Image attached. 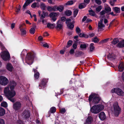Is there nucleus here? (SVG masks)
I'll list each match as a JSON object with an SVG mask.
<instances>
[{"label": "nucleus", "instance_id": "1", "mask_svg": "<svg viewBox=\"0 0 124 124\" xmlns=\"http://www.w3.org/2000/svg\"><path fill=\"white\" fill-rule=\"evenodd\" d=\"M38 60L36 54L33 52L27 53L25 58L26 62L29 65L32 64L34 60L36 61Z\"/></svg>", "mask_w": 124, "mask_h": 124}, {"label": "nucleus", "instance_id": "2", "mask_svg": "<svg viewBox=\"0 0 124 124\" xmlns=\"http://www.w3.org/2000/svg\"><path fill=\"white\" fill-rule=\"evenodd\" d=\"M104 108L103 105L101 104L95 105L90 108V111L94 114H97Z\"/></svg>", "mask_w": 124, "mask_h": 124}, {"label": "nucleus", "instance_id": "3", "mask_svg": "<svg viewBox=\"0 0 124 124\" xmlns=\"http://www.w3.org/2000/svg\"><path fill=\"white\" fill-rule=\"evenodd\" d=\"M4 93L6 94L8 98L13 97L16 94V93L15 91L9 90L8 87L5 88Z\"/></svg>", "mask_w": 124, "mask_h": 124}, {"label": "nucleus", "instance_id": "4", "mask_svg": "<svg viewBox=\"0 0 124 124\" xmlns=\"http://www.w3.org/2000/svg\"><path fill=\"white\" fill-rule=\"evenodd\" d=\"M113 107L115 116H118L121 112V109L119 107L117 101L114 103Z\"/></svg>", "mask_w": 124, "mask_h": 124}, {"label": "nucleus", "instance_id": "5", "mask_svg": "<svg viewBox=\"0 0 124 124\" xmlns=\"http://www.w3.org/2000/svg\"><path fill=\"white\" fill-rule=\"evenodd\" d=\"M21 106L22 104L20 102L17 101L13 104V107L15 111H18L20 110Z\"/></svg>", "mask_w": 124, "mask_h": 124}, {"label": "nucleus", "instance_id": "6", "mask_svg": "<svg viewBox=\"0 0 124 124\" xmlns=\"http://www.w3.org/2000/svg\"><path fill=\"white\" fill-rule=\"evenodd\" d=\"M2 59L5 61L8 60L10 58V55L9 52L8 51H4L1 55Z\"/></svg>", "mask_w": 124, "mask_h": 124}, {"label": "nucleus", "instance_id": "7", "mask_svg": "<svg viewBox=\"0 0 124 124\" xmlns=\"http://www.w3.org/2000/svg\"><path fill=\"white\" fill-rule=\"evenodd\" d=\"M8 82V79L5 77L0 76V84L2 85H6Z\"/></svg>", "mask_w": 124, "mask_h": 124}, {"label": "nucleus", "instance_id": "8", "mask_svg": "<svg viewBox=\"0 0 124 124\" xmlns=\"http://www.w3.org/2000/svg\"><path fill=\"white\" fill-rule=\"evenodd\" d=\"M48 82V79L46 78H43L41 80V83L39 85V89L44 88L45 86L46 85V83Z\"/></svg>", "mask_w": 124, "mask_h": 124}, {"label": "nucleus", "instance_id": "9", "mask_svg": "<svg viewBox=\"0 0 124 124\" xmlns=\"http://www.w3.org/2000/svg\"><path fill=\"white\" fill-rule=\"evenodd\" d=\"M22 115L23 116L24 118L25 119L29 118L30 116V112L27 110H24Z\"/></svg>", "mask_w": 124, "mask_h": 124}, {"label": "nucleus", "instance_id": "10", "mask_svg": "<svg viewBox=\"0 0 124 124\" xmlns=\"http://www.w3.org/2000/svg\"><path fill=\"white\" fill-rule=\"evenodd\" d=\"M101 99L100 98L95 96L93 99L92 102L95 104H97L99 103Z\"/></svg>", "mask_w": 124, "mask_h": 124}, {"label": "nucleus", "instance_id": "11", "mask_svg": "<svg viewBox=\"0 0 124 124\" xmlns=\"http://www.w3.org/2000/svg\"><path fill=\"white\" fill-rule=\"evenodd\" d=\"M93 120V118L92 116H88L86 120L85 124H91Z\"/></svg>", "mask_w": 124, "mask_h": 124}, {"label": "nucleus", "instance_id": "12", "mask_svg": "<svg viewBox=\"0 0 124 124\" xmlns=\"http://www.w3.org/2000/svg\"><path fill=\"white\" fill-rule=\"evenodd\" d=\"M116 90V93L119 96H123L124 95V92L120 89L117 88Z\"/></svg>", "mask_w": 124, "mask_h": 124}, {"label": "nucleus", "instance_id": "13", "mask_svg": "<svg viewBox=\"0 0 124 124\" xmlns=\"http://www.w3.org/2000/svg\"><path fill=\"white\" fill-rule=\"evenodd\" d=\"M99 117L100 119L102 120H104L106 118L105 113L103 112H101L99 114Z\"/></svg>", "mask_w": 124, "mask_h": 124}, {"label": "nucleus", "instance_id": "14", "mask_svg": "<svg viewBox=\"0 0 124 124\" xmlns=\"http://www.w3.org/2000/svg\"><path fill=\"white\" fill-rule=\"evenodd\" d=\"M56 6H48L46 7V8L49 11H55L56 10Z\"/></svg>", "mask_w": 124, "mask_h": 124}, {"label": "nucleus", "instance_id": "15", "mask_svg": "<svg viewBox=\"0 0 124 124\" xmlns=\"http://www.w3.org/2000/svg\"><path fill=\"white\" fill-rule=\"evenodd\" d=\"M48 15V13L45 12L44 11H43L42 12V14L41 16L40 17V20H39V21L41 22V19H44L45 17Z\"/></svg>", "mask_w": 124, "mask_h": 124}, {"label": "nucleus", "instance_id": "16", "mask_svg": "<svg viewBox=\"0 0 124 124\" xmlns=\"http://www.w3.org/2000/svg\"><path fill=\"white\" fill-rule=\"evenodd\" d=\"M13 67L11 63H8L6 66V68L9 71L11 72L12 71Z\"/></svg>", "mask_w": 124, "mask_h": 124}, {"label": "nucleus", "instance_id": "17", "mask_svg": "<svg viewBox=\"0 0 124 124\" xmlns=\"http://www.w3.org/2000/svg\"><path fill=\"white\" fill-rule=\"evenodd\" d=\"M118 68L119 71L121 72L123 71L124 68V64L122 62L120 63Z\"/></svg>", "mask_w": 124, "mask_h": 124}, {"label": "nucleus", "instance_id": "18", "mask_svg": "<svg viewBox=\"0 0 124 124\" xmlns=\"http://www.w3.org/2000/svg\"><path fill=\"white\" fill-rule=\"evenodd\" d=\"M56 11H59L60 12L62 11L64 9V8L63 6L61 5H59V6H56Z\"/></svg>", "mask_w": 124, "mask_h": 124}, {"label": "nucleus", "instance_id": "19", "mask_svg": "<svg viewBox=\"0 0 124 124\" xmlns=\"http://www.w3.org/2000/svg\"><path fill=\"white\" fill-rule=\"evenodd\" d=\"M117 46L119 48L124 47V40L119 42L117 44Z\"/></svg>", "mask_w": 124, "mask_h": 124}, {"label": "nucleus", "instance_id": "20", "mask_svg": "<svg viewBox=\"0 0 124 124\" xmlns=\"http://www.w3.org/2000/svg\"><path fill=\"white\" fill-rule=\"evenodd\" d=\"M5 111L3 108L0 107V116H3L5 114Z\"/></svg>", "mask_w": 124, "mask_h": 124}, {"label": "nucleus", "instance_id": "21", "mask_svg": "<svg viewBox=\"0 0 124 124\" xmlns=\"http://www.w3.org/2000/svg\"><path fill=\"white\" fill-rule=\"evenodd\" d=\"M25 28H23L22 29H20V31L21 32V35L22 36L25 35L27 33V31L25 30Z\"/></svg>", "mask_w": 124, "mask_h": 124}, {"label": "nucleus", "instance_id": "22", "mask_svg": "<svg viewBox=\"0 0 124 124\" xmlns=\"http://www.w3.org/2000/svg\"><path fill=\"white\" fill-rule=\"evenodd\" d=\"M60 21H58L57 23V26L56 27V28L57 29H59V30L62 29L63 28V25L61 23H59Z\"/></svg>", "mask_w": 124, "mask_h": 124}, {"label": "nucleus", "instance_id": "23", "mask_svg": "<svg viewBox=\"0 0 124 124\" xmlns=\"http://www.w3.org/2000/svg\"><path fill=\"white\" fill-rule=\"evenodd\" d=\"M107 58L111 60H113L115 59L114 55L112 54H110V53H109V54L107 55Z\"/></svg>", "mask_w": 124, "mask_h": 124}, {"label": "nucleus", "instance_id": "24", "mask_svg": "<svg viewBox=\"0 0 124 124\" xmlns=\"http://www.w3.org/2000/svg\"><path fill=\"white\" fill-rule=\"evenodd\" d=\"M105 27V25L103 23H98V28L99 30L102 29L103 27Z\"/></svg>", "mask_w": 124, "mask_h": 124}, {"label": "nucleus", "instance_id": "25", "mask_svg": "<svg viewBox=\"0 0 124 124\" xmlns=\"http://www.w3.org/2000/svg\"><path fill=\"white\" fill-rule=\"evenodd\" d=\"M79 36L80 37H84L85 38H88L89 37L88 35L86 34L83 33H80L79 34Z\"/></svg>", "mask_w": 124, "mask_h": 124}, {"label": "nucleus", "instance_id": "26", "mask_svg": "<svg viewBox=\"0 0 124 124\" xmlns=\"http://www.w3.org/2000/svg\"><path fill=\"white\" fill-rule=\"evenodd\" d=\"M72 12L70 10H67L64 13L65 15L68 16H70L72 14Z\"/></svg>", "mask_w": 124, "mask_h": 124}, {"label": "nucleus", "instance_id": "27", "mask_svg": "<svg viewBox=\"0 0 124 124\" xmlns=\"http://www.w3.org/2000/svg\"><path fill=\"white\" fill-rule=\"evenodd\" d=\"M86 5L87 4L85 3H81L79 5V8L80 9H82L86 7Z\"/></svg>", "mask_w": 124, "mask_h": 124}, {"label": "nucleus", "instance_id": "28", "mask_svg": "<svg viewBox=\"0 0 124 124\" xmlns=\"http://www.w3.org/2000/svg\"><path fill=\"white\" fill-rule=\"evenodd\" d=\"M67 26L69 28L72 30L74 27V25L71 22L67 24Z\"/></svg>", "mask_w": 124, "mask_h": 124}, {"label": "nucleus", "instance_id": "29", "mask_svg": "<svg viewBox=\"0 0 124 124\" xmlns=\"http://www.w3.org/2000/svg\"><path fill=\"white\" fill-rule=\"evenodd\" d=\"M94 44L93 43H91L90 45V48L89 51L90 52H93L94 49Z\"/></svg>", "mask_w": 124, "mask_h": 124}, {"label": "nucleus", "instance_id": "30", "mask_svg": "<svg viewBox=\"0 0 124 124\" xmlns=\"http://www.w3.org/2000/svg\"><path fill=\"white\" fill-rule=\"evenodd\" d=\"M55 24H51L48 23L47 24V28L50 29H53L54 28Z\"/></svg>", "mask_w": 124, "mask_h": 124}, {"label": "nucleus", "instance_id": "31", "mask_svg": "<svg viewBox=\"0 0 124 124\" xmlns=\"http://www.w3.org/2000/svg\"><path fill=\"white\" fill-rule=\"evenodd\" d=\"M83 53L81 51H78L75 54V56L76 57H78L83 54Z\"/></svg>", "mask_w": 124, "mask_h": 124}, {"label": "nucleus", "instance_id": "32", "mask_svg": "<svg viewBox=\"0 0 124 124\" xmlns=\"http://www.w3.org/2000/svg\"><path fill=\"white\" fill-rule=\"evenodd\" d=\"M46 6L44 3H42L40 4V8L42 10H45L46 9Z\"/></svg>", "mask_w": 124, "mask_h": 124}, {"label": "nucleus", "instance_id": "33", "mask_svg": "<svg viewBox=\"0 0 124 124\" xmlns=\"http://www.w3.org/2000/svg\"><path fill=\"white\" fill-rule=\"evenodd\" d=\"M88 12H89V14L90 16H94L96 15L95 12L92 9L89 10Z\"/></svg>", "mask_w": 124, "mask_h": 124}, {"label": "nucleus", "instance_id": "34", "mask_svg": "<svg viewBox=\"0 0 124 124\" xmlns=\"http://www.w3.org/2000/svg\"><path fill=\"white\" fill-rule=\"evenodd\" d=\"M114 11L116 13H120L121 11L120 8L117 7H115L114 8Z\"/></svg>", "mask_w": 124, "mask_h": 124}, {"label": "nucleus", "instance_id": "35", "mask_svg": "<svg viewBox=\"0 0 124 124\" xmlns=\"http://www.w3.org/2000/svg\"><path fill=\"white\" fill-rule=\"evenodd\" d=\"M119 42V40L117 38H115L111 42L112 44L113 45H115Z\"/></svg>", "mask_w": 124, "mask_h": 124}, {"label": "nucleus", "instance_id": "36", "mask_svg": "<svg viewBox=\"0 0 124 124\" xmlns=\"http://www.w3.org/2000/svg\"><path fill=\"white\" fill-rule=\"evenodd\" d=\"M104 10L106 13H109L111 11V8L109 7L105 8Z\"/></svg>", "mask_w": 124, "mask_h": 124}, {"label": "nucleus", "instance_id": "37", "mask_svg": "<svg viewBox=\"0 0 124 124\" xmlns=\"http://www.w3.org/2000/svg\"><path fill=\"white\" fill-rule=\"evenodd\" d=\"M49 16L50 17H55L57 16V14L56 13L52 12L50 14Z\"/></svg>", "mask_w": 124, "mask_h": 124}, {"label": "nucleus", "instance_id": "38", "mask_svg": "<svg viewBox=\"0 0 124 124\" xmlns=\"http://www.w3.org/2000/svg\"><path fill=\"white\" fill-rule=\"evenodd\" d=\"M73 43V41L71 40H69L67 42V45L66 46V48H69L71 46Z\"/></svg>", "mask_w": 124, "mask_h": 124}, {"label": "nucleus", "instance_id": "39", "mask_svg": "<svg viewBox=\"0 0 124 124\" xmlns=\"http://www.w3.org/2000/svg\"><path fill=\"white\" fill-rule=\"evenodd\" d=\"M95 95V94H91L89 95L88 98V100L89 102H91L92 101V100L93 99Z\"/></svg>", "mask_w": 124, "mask_h": 124}, {"label": "nucleus", "instance_id": "40", "mask_svg": "<svg viewBox=\"0 0 124 124\" xmlns=\"http://www.w3.org/2000/svg\"><path fill=\"white\" fill-rule=\"evenodd\" d=\"M78 12V9H75L74 10L73 14V17H75L77 15Z\"/></svg>", "mask_w": 124, "mask_h": 124}, {"label": "nucleus", "instance_id": "41", "mask_svg": "<svg viewBox=\"0 0 124 124\" xmlns=\"http://www.w3.org/2000/svg\"><path fill=\"white\" fill-rule=\"evenodd\" d=\"M1 106L4 107L6 108L7 107L8 105L6 102L3 101L1 103Z\"/></svg>", "mask_w": 124, "mask_h": 124}, {"label": "nucleus", "instance_id": "42", "mask_svg": "<svg viewBox=\"0 0 124 124\" xmlns=\"http://www.w3.org/2000/svg\"><path fill=\"white\" fill-rule=\"evenodd\" d=\"M35 28L34 27L31 28L29 31V32L31 34H33L35 33Z\"/></svg>", "mask_w": 124, "mask_h": 124}, {"label": "nucleus", "instance_id": "43", "mask_svg": "<svg viewBox=\"0 0 124 124\" xmlns=\"http://www.w3.org/2000/svg\"><path fill=\"white\" fill-rule=\"evenodd\" d=\"M50 110L51 113H54L56 111V108L54 107H52L50 108Z\"/></svg>", "mask_w": 124, "mask_h": 124}, {"label": "nucleus", "instance_id": "44", "mask_svg": "<svg viewBox=\"0 0 124 124\" xmlns=\"http://www.w3.org/2000/svg\"><path fill=\"white\" fill-rule=\"evenodd\" d=\"M39 74L38 72L35 73L34 76L35 79H38L39 77Z\"/></svg>", "mask_w": 124, "mask_h": 124}, {"label": "nucleus", "instance_id": "45", "mask_svg": "<svg viewBox=\"0 0 124 124\" xmlns=\"http://www.w3.org/2000/svg\"><path fill=\"white\" fill-rule=\"evenodd\" d=\"M74 3L73 0H70L68 1L66 3L65 5H71L73 4Z\"/></svg>", "mask_w": 124, "mask_h": 124}, {"label": "nucleus", "instance_id": "46", "mask_svg": "<svg viewBox=\"0 0 124 124\" xmlns=\"http://www.w3.org/2000/svg\"><path fill=\"white\" fill-rule=\"evenodd\" d=\"M92 41L94 43H98L99 40L97 37H96L93 38V40Z\"/></svg>", "mask_w": 124, "mask_h": 124}, {"label": "nucleus", "instance_id": "47", "mask_svg": "<svg viewBox=\"0 0 124 124\" xmlns=\"http://www.w3.org/2000/svg\"><path fill=\"white\" fill-rule=\"evenodd\" d=\"M109 38H107L104 39V40H102L100 41L99 43L100 44H103V43L106 42L108 41Z\"/></svg>", "mask_w": 124, "mask_h": 124}, {"label": "nucleus", "instance_id": "48", "mask_svg": "<svg viewBox=\"0 0 124 124\" xmlns=\"http://www.w3.org/2000/svg\"><path fill=\"white\" fill-rule=\"evenodd\" d=\"M21 8V6L20 5H19L17 7V8H16L15 9L16 12L17 13V14H18V13L19 12Z\"/></svg>", "mask_w": 124, "mask_h": 124}, {"label": "nucleus", "instance_id": "49", "mask_svg": "<svg viewBox=\"0 0 124 124\" xmlns=\"http://www.w3.org/2000/svg\"><path fill=\"white\" fill-rule=\"evenodd\" d=\"M102 9V7L101 6H99L96 8V11L98 12H100Z\"/></svg>", "mask_w": 124, "mask_h": 124}, {"label": "nucleus", "instance_id": "50", "mask_svg": "<svg viewBox=\"0 0 124 124\" xmlns=\"http://www.w3.org/2000/svg\"><path fill=\"white\" fill-rule=\"evenodd\" d=\"M80 47L82 49H85L86 48L87 45L85 44H81L80 46Z\"/></svg>", "mask_w": 124, "mask_h": 124}, {"label": "nucleus", "instance_id": "51", "mask_svg": "<svg viewBox=\"0 0 124 124\" xmlns=\"http://www.w3.org/2000/svg\"><path fill=\"white\" fill-rule=\"evenodd\" d=\"M60 112L62 114H64L66 112V110L65 108H62L60 110Z\"/></svg>", "mask_w": 124, "mask_h": 124}, {"label": "nucleus", "instance_id": "52", "mask_svg": "<svg viewBox=\"0 0 124 124\" xmlns=\"http://www.w3.org/2000/svg\"><path fill=\"white\" fill-rule=\"evenodd\" d=\"M16 85V83L14 81H10V82L9 84V85Z\"/></svg>", "mask_w": 124, "mask_h": 124}, {"label": "nucleus", "instance_id": "53", "mask_svg": "<svg viewBox=\"0 0 124 124\" xmlns=\"http://www.w3.org/2000/svg\"><path fill=\"white\" fill-rule=\"evenodd\" d=\"M76 33L78 34L81 32V30L80 28L78 27H77L76 28Z\"/></svg>", "mask_w": 124, "mask_h": 124}, {"label": "nucleus", "instance_id": "54", "mask_svg": "<svg viewBox=\"0 0 124 124\" xmlns=\"http://www.w3.org/2000/svg\"><path fill=\"white\" fill-rule=\"evenodd\" d=\"M37 3L36 2L33 3L31 6V7L33 8H35L36 7Z\"/></svg>", "mask_w": 124, "mask_h": 124}, {"label": "nucleus", "instance_id": "55", "mask_svg": "<svg viewBox=\"0 0 124 124\" xmlns=\"http://www.w3.org/2000/svg\"><path fill=\"white\" fill-rule=\"evenodd\" d=\"M77 43L75 42V43H74L72 45V47L74 49H76L77 48Z\"/></svg>", "mask_w": 124, "mask_h": 124}, {"label": "nucleus", "instance_id": "56", "mask_svg": "<svg viewBox=\"0 0 124 124\" xmlns=\"http://www.w3.org/2000/svg\"><path fill=\"white\" fill-rule=\"evenodd\" d=\"M95 2L98 4L100 5L101 2L100 0H94Z\"/></svg>", "mask_w": 124, "mask_h": 124}, {"label": "nucleus", "instance_id": "57", "mask_svg": "<svg viewBox=\"0 0 124 124\" xmlns=\"http://www.w3.org/2000/svg\"><path fill=\"white\" fill-rule=\"evenodd\" d=\"M5 122L4 120L0 118V124H5Z\"/></svg>", "mask_w": 124, "mask_h": 124}, {"label": "nucleus", "instance_id": "58", "mask_svg": "<svg viewBox=\"0 0 124 124\" xmlns=\"http://www.w3.org/2000/svg\"><path fill=\"white\" fill-rule=\"evenodd\" d=\"M13 97L10 98H8V100H9L10 101L12 102L13 103H15V101L14 99L13 98H12Z\"/></svg>", "mask_w": 124, "mask_h": 124}, {"label": "nucleus", "instance_id": "59", "mask_svg": "<svg viewBox=\"0 0 124 124\" xmlns=\"http://www.w3.org/2000/svg\"><path fill=\"white\" fill-rule=\"evenodd\" d=\"M17 123L19 124H23V121L20 120H18L17 121Z\"/></svg>", "mask_w": 124, "mask_h": 124}, {"label": "nucleus", "instance_id": "60", "mask_svg": "<svg viewBox=\"0 0 124 124\" xmlns=\"http://www.w3.org/2000/svg\"><path fill=\"white\" fill-rule=\"evenodd\" d=\"M74 52V50L72 48L70 50L69 53L70 54H73Z\"/></svg>", "mask_w": 124, "mask_h": 124}, {"label": "nucleus", "instance_id": "61", "mask_svg": "<svg viewBox=\"0 0 124 124\" xmlns=\"http://www.w3.org/2000/svg\"><path fill=\"white\" fill-rule=\"evenodd\" d=\"M11 90L10 91H14L13 90L15 88V87L16 86L14 85H9Z\"/></svg>", "mask_w": 124, "mask_h": 124}, {"label": "nucleus", "instance_id": "62", "mask_svg": "<svg viewBox=\"0 0 124 124\" xmlns=\"http://www.w3.org/2000/svg\"><path fill=\"white\" fill-rule=\"evenodd\" d=\"M106 13L105 11L104 10H103L100 12V14L101 16H103Z\"/></svg>", "mask_w": 124, "mask_h": 124}, {"label": "nucleus", "instance_id": "63", "mask_svg": "<svg viewBox=\"0 0 124 124\" xmlns=\"http://www.w3.org/2000/svg\"><path fill=\"white\" fill-rule=\"evenodd\" d=\"M66 18L65 16H62L61 18V21H62L64 22L66 21Z\"/></svg>", "mask_w": 124, "mask_h": 124}, {"label": "nucleus", "instance_id": "64", "mask_svg": "<svg viewBox=\"0 0 124 124\" xmlns=\"http://www.w3.org/2000/svg\"><path fill=\"white\" fill-rule=\"evenodd\" d=\"M32 2V1L31 0H27L25 1V3L28 4V5L31 3Z\"/></svg>", "mask_w": 124, "mask_h": 124}]
</instances>
